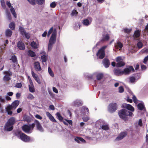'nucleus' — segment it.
Masks as SVG:
<instances>
[{
    "label": "nucleus",
    "instance_id": "nucleus-24",
    "mask_svg": "<svg viewBox=\"0 0 148 148\" xmlns=\"http://www.w3.org/2000/svg\"><path fill=\"white\" fill-rule=\"evenodd\" d=\"M46 114L50 121L54 122L56 123L57 122L54 119V117L49 112H46Z\"/></svg>",
    "mask_w": 148,
    "mask_h": 148
},
{
    "label": "nucleus",
    "instance_id": "nucleus-58",
    "mask_svg": "<svg viewBox=\"0 0 148 148\" xmlns=\"http://www.w3.org/2000/svg\"><path fill=\"white\" fill-rule=\"evenodd\" d=\"M27 1L30 3L32 5H34L35 4V0H27Z\"/></svg>",
    "mask_w": 148,
    "mask_h": 148
},
{
    "label": "nucleus",
    "instance_id": "nucleus-31",
    "mask_svg": "<svg viewBox=\"0 0 148 148\" xmlns=\"http://www.w3.org/2000/svg\"><path fill=\"white\" fill-rule=\"evenodd\" d=\"M29 91L31 92H33L35 91V89L33 83L29 84Z\"/></svg>",
    "mask_w": 148,
    "mask_h": 148
},
{
    "label": "nucleus",
    "instance_id": "nucleus-25",
    "mask_svg": "<svg viewBox=\"0 0 148 148\" xmlns=\"http://www.w3.org/2000/svg\"><path fill=\"white\" fill-rule=\"evenodd\" d=\"M88 109L87 108L84 106L82 108L81 110V114H87L88 113Z\"/></svg>",
    "mask_w": 148,
    "mask_h": 148
},
{
    "label": "nucleus",
    "instance_id": "nucleus-22",
    "mask_svg": "<svg viewBox=\"0 0 148 148\" xmlns=\"http://www.w3.org/2000/svg\"><path fill=\"white\" fill-rule=\"evenodd\" d=\"M34 65L35 69L36 71H39L41 70V69L39 62H35Z\"/></svg>",
    "mask_w": 148,
    "mask_h": 148
},
{
    "label": "nucleus",
    "instance_id": "nucleus-44",
    "mask_svg": "<svg viewBox=\"0 0 148 148\" xmlns=\"http://www.w3.org/2000/svg\"><path fill=\"white\" fill-rule=\"evenodd\" d=\"M27 98L28 99L32 100L34 99V97L32 94L29 93L28 94Z\"/></svg>",
    "mask_w": 148,
    "mask_h": 148
},
{
    "label": "nucleus",
    "instance_id": "nucleus-53",
    "mask_svg": "<svg viewBox=\"0 0 148 148\" xmlns=\"http://www.w3.org/2000/svg\"><path fill=\"white\" fill-rule=\"evenodd\" d=\"M6 14L8 19L9 20H10L11 18V16L10 13L8 10H7L6 11Z\"/></svg>",
    "mask_w": 148,
    "mask_h": 148
},
{
    "label": "nucleus",
    "instance_id": "nucleus-30",
    "mask_svg": "<svg viewBox=\"0 0 148 148\" xmlns=\"http://www.w3.org/2000/svg\"><path fill=\"white\" fill-rule=\"evenodd\" d=\"M75 140L78 143H80L81 142L85 143V140L83 138L81 137H76L75 138Z\"/></svg>",
    "mask_w": 148,
    "mask_h": 148
},
{
    "label": "nucleus",
    "instance_id": "nucleus-18",
    "mask_svg": "<svg viewBox=\"0 0 148 148\" xmlns=\"http://www.w3.org/2000/svg\"><path fill=\"white\" fill-rule=\"evenodd\" d=\"M41 59L42 62H45L47 61V55L44 51H42L40 53Z\"/></svg>",
    "mask_w": 148,
    "mask_h": 148
},
{
    "label": "nucleus",
    "instance_id": "nucleus-13",
    "mask_svg": "<svg viewBox=\"0 0 148 148\" xmlns=\"http://www.w3.org/2000/svg\"><path fill=\"white\" fill-rule=\"evenodd\" d=\"M13 126L7 122L4 127V130L6 131H10L13 129Z\"/></svg>",
    "mask_w": 148,
    "mask_h": 148
},
{
    "label": "nucleus",
    "instance_id": "nucleus-9",
    "mask_svg": "<svg viewBox=\"0 0 148 148\" xmlns=\"http://www.w3.org/2000/svg\"><path fill=\"white\" fill-rule=\"evenodd\" d=\"M19 30L23 36H25L27 39H29L30 37V34L26 32L25 30L23 28L21 27H19Z\"/></svg>",
    "mask_w": 148,
    "mask_h": 148
},
{
    "label": "nucleus",
    "instance_id": "nucleus-17",
    "mask_svg": "<svg viewBox=\"0 0 148 148\" xmlns=\"http://www.w3.org/2000/svg\"><path fill=\"white\" fill-rule=\"evenodd\" d=\"M110 38L109 34L106 32L103 33L102 35V37L101 41L103 42L108 41Z\"/></svg>",
    "mask_w": 148,
    "mask_h": 148
},
{
    "label": "nucleus",
    "instance_id": "nucleus-4",
    "mask_svg": "<svg viewBox=\"0 0 148 148\" xmlns=\"http://www.w3.org/2000/svg\"><path fill=\"white\" fill-rule=\"evenodd\" d=\"M117 109V105L115 103H110L108 107V110L110 113H112Z\"/></svg>",
    "mask_w": 148,
    "mask_h": 148
},
{
    "label": "nucleus",
    "instance_id": "nucleus-11",
    "mask_svg": "<svg viewBox=\"0 0 148 148\" xmlns=\"http://www.w3.org/2000/svg\"><path fill=\"white\" fill-rule=\"evenodd\" d=\"M34 125H35L36 127L37 130L41 132H42L44 131V130L42 127L40 123L37 120H35L34 121Z\"/></svg>",
    "mask_w": 148,
    "mask_h": 148
},
{
    "label": "nucleus",
    "instance_id": "nucleus-37",
    "mask_svg": "<svg viewBox=\"0 0 148 148\" xmlns=\"http://www.w3.org/2000/svg\"><path fill=\"white\" fill-rule=\"evenodd\" d=\"M31 46L32 48L34 49H36L37 48V44L35 42L33 41L31 43Z\"/></svg>",
    "mask_w": 148,
    "mask_h": 148
},
{
    "label": "nucleus",
    "instance_id": "nucleus-29",
    "mask_svg": "<svg viewBox=\"0 0 148 148\" xmlns=\"http://www.w3.org/2000/svg\"><path fill=\"white\" fill-rule=\"evenodd\" d=\"M140 36V31L139 30H137L134 32L133 36L135 40H137Z\"/></svg>",
    "mask_w": 148,
    "mask_h": 148
},
{
    "label": "nucleus",
    "instance_id": "nucleus-49",
    "mask_svg": "<svg viewBox=\"0 0 148 148\" xmlns=\"http://www.w3.org/2000/svg\"><path fill=\"white\" fill-rule=\"evenodd\" d=\"M137 46L139 49H140L143 47V44L141 42H139L137 43Z\"/></svg>",
    "mask_w": 148,
    "mask_h": 148
},
{
    "label": "nucleus",
    "instance_id": "nucleus-2",
    "mask_svg": "<svg viewBox=\"0 0 148 148\" xmlns=\"http://www.w3.org/2000/svg\"><path fill=\"white\" fill-rule=\"evenodd\" d=\"M34 127V123L29 125H25L22 127V129L26 133H30L32 132Z\"/></svg>",
    "mask_w": 148,
    "mask_h": 148
},
{
    "label": "nucleus",
    "instance_id": "nucleus-23",
    "mask_svg": "<svg viewBox=\"0 0 148 148\" xmlns=\"http://www.w3.org/2000/svg\"><path fill=\"white\" fill-rule=\"evenodd\" d=\"M32 74L33 77L36 81L37 82L38 84H40L41 82L37 75L33 71L32 72Z\"/></svg>",
    "mask_w": 148,
    "mask_h": 148
},
{
    "label": "nucleus",
    "instance_id": "nucleus-40",
    "mask_svg": "<svg viewBox=\"0 0 148 148\" xmlns=\"http://www.w3.org/2000/svg\"><path fill=\"white\" fill-rule=\"evenodd\" d=\"M11 60L12 62L14 63H15L17 62V59L16 56L15 55L12 56Z\"/></svg>",
    "mask_w": 148,
    "mask_h": 148
},
{
    "label": "nucleus",
    "instance_id": "nucleus-3",
    "mask_svg": "<svg viewBox=\"0 0 148 148\" xmlns=\"http://www.w3.org/2000/svg\"><path fill=\"white\" fill-rule=\"evenodd\" d=\"M107 47L108 45L103 46L99 50L97 53V56L99 58L102 59L105 56L104 50Z\"/></svg>",
    "mask_w": 148,
    "mask_h": 148
},
{
    "label": "nucleus",
    "instance_id": "nucleus-38",
    "mask_svg": "<svg viewBox=\"0 0 148 148\" xmlns=\"http://www.w3.org/2000/svg\"><path fill=\"white\" fill-rule=\"evenodd\" d=\"M10 11L12 15H13L16 18V13L14 8L12 6L11 7Z\"/></svg>",
    "mask_w": 148,
    "mask_h": 148
},
{
    "label": "nucleus",
    "instance_id": "nucleus-6",
    "mask_svg": "<svg viewBox=\"0 0 148 148\" xmlns=\"http://www.w3.org/2000/svg\"><path fill=\"white\" fill-rule=\"evenodd\" d=\"M116 60L117 62L116 65L117 67H121L125 65V63L123 61L121 57H117Z\"/></svg>",
    "mask_w": 148,
    "mask_h": 148
},
{
    "label": "nucleus",
    "instance_id": "nucleus-54",
    "mask_svg": "<svg viewBox=\"0 0 148 148\" xmlns=\"http://www.w3.org/2000/svg\"><path fill=\"white\" fill-rule=\"evenodd\" d=\"M124 88L122 86H120L119 88V93H122L124 92Z\"/></svg>",
    "mask_w": 148,
    "mask_h": 148
},
{
    "label": "nucleus",
    "instance_id": "nucleus-42",
    "mask_svg": "<svg viewBox=\"0 0 148 148\" xmlns=\"http://www.w3.org/2000/svg\"><path fill=\"white\" fill-rule=\"evenodd\" d=\"M48 71L49 74L52 77H54V75L53 73L49 67L48 68Z\"/></svg>",
    "mask_w": 148,
    "mask_h": 148
},
{
    "label": "nucleus",
    "instance_id": "nucleus-20",
    "mask_svg": "<svg viewBox=\"0 0 148 148\" xmlns=\"http://www.w3.org/2000/svg\"><path fill=\"white\" fill-rule=\"evenodd\" d=\"M92 19L91 18L88 19H85L83 21L82 23L84 25L88 26L90 25L92 22Z\"/></svg>",
    "mask_w": 148,
    "mask_h": 148
},
{
    "label": "nucleus",
    "instance_id": "nucleus-5",
    "mask_svg": "<svg viewBox=\"0 0 148 148\" xmlns=\"http://www.w3.org/2000/svg\"><path fill=\"white\" fill-rule=\"evenodd\" d=\"M56 30L55 29L50 38L49 43L54 44L56 42Z\"/></svg>",
    "mask_w": 148,
    "mask_h": 148
},
{
    "label": "nucleus",
    "instance_id": "nucleus-16",
    "mask_svg": "<svg viewBox=\"0 0 148 148\" xmlns=\"http://www.w3.org/2000/svg\"><path fill=\"white\" fill-rule=\"evenodd\" d=\"M122 106L123 108H127L128 110L132 112H133L134 110V108L130 105L123 103L122 105Z\"/></svg>",
    "mask_w": 148,
    "mask_h": 148
},
{
    "label": "nucleus",
    "instance_id": "nucleus-64",
    "mask_svg": "<svg viewBox=\"0 0 148 148\" xmlns=\"http://www.w3.org/2000/svg\"><path fill=\"white\" fill-rule=\"evenodd\" d=\"M35 116L37 119H39L41 120L42 119V117L38 114H36L35 115Z\"/></svg>",
    "mask_w": 148,
    "mask_h": 148
},
{
    "label": "nucleus",
    "instance_id": "nucleus-60",
    "mask_svg": "<svg viewBox=\"0 0 148 148\" xmlns=\"http://www.w3.org/2000/svg\"><path fill=\"white\" fill-rule=\"evenodd\" d=\"M126 113L127 114V116H132L133 115V114L132 112H130V111H128L127 110Z\"/></svg>",
    "mask_w": 148,
    "mask_h": 148
},
{
    "label": "nucleus",
    "instance_id": "nucleus-1",
    "mask_svg": "<svg viewBox=\"0 0 148 148\" xmlns=\"http://www.w3.org/2000/svg\"><path fill=\"white\" fill-rule=\"evenodd\" d=\"M16 136L20 138L22 141L25 142H28L33 140L32 139H31L30 137L28 136L25 134L19 131L16 132L15 133Z\"/></svg>",
    "mask_w": 148,
    "mask_h": 148
},
{
    "label": "nucleus",
    "instance_id": "nucleus-47",
    "mask_svg": "<svg viewBox=\"0 0 148 148\" xmlns=\"http://www.w3.org/2000/svg\"><path fill=\"white\" fill-rule=\"evenodd\" d=\"M77 11L75 10H73L71 14V15L72 16H76L77 15Z\"/></svg>",
    "mask_w": 148,
    "mask_h": 148
},
{
    "label": "nucleus",
    "instance_id": "nucleus-56",
    "mask_svg": "<svg viewBox=\"0 0 148 148\" xmlns=\"http://www.w3.org/2000/svg\"><path fill=\"white\" fill-rule=\"evenodd\" d=\"M53 31V27H51L49 30V31L47 33V36L48 37H49L50 34L52 33Z\"/></svg>",
    "mask_w": 148,
    "mask_h": 148
},
{
    "label": "nucleus",
    "instance_id": "nucleus-36",
    "mask_svg": "<svg viewBox=\"0 0 148 148\" xmlns=\"http://www.w3.org/2000/svg\"><path fill=\"white\" fill-rule=\"evenodd\" d=\"M27 54L29 56L31 57H34L36 56L35 53L31 50H29L28 51Z\"/></svg>",
    "mask_w": 148,
    "mask_h": 148
},
{
    "label": "nucleus",
    "instance_id": "nucleus-34",
    "mask_svg": "<svg viewBox=\"0 0 148 148\" xmlns=\"http://www.w3.org/2000/svg\"><path fill=\"white\" fill-rule=\"evenodd\" d=\"M19 104V101L18 100L14 101L12 104V105L14 109L16 108Z\"/></svg>",
    "mask_w": 148,
    "mask_h": 148
},
{
    "label": "nucleus",
    "instance_id": "nucleus-45",
    "mask_svg": "<svg viewBox=\"0 0 148 148\" xmlns=\"http://www.w3.org/2000/svg\"><path fill=\"white\" fill-rule=\"evenodd\" d=\"M53 44L49 43L48 45V51H50L53 47Z\"/></svg>",
    "mask_w": 148,
    "mask_h": 148
},
{
    "label": "nucleus",
    "instance_id": "nucleus-57",
    "mask_svg": "<svg viewBox=\"0 0 148 148\" xmlns=\"http://www.w3.org/2000/svg\"><path fill=\"white\" fill-rule=\"evenodd\" d=\"M56 4L55 2H52L50 5V7L52 8H55Z\"/></svg>",
    "mask_w": 148,
    "mask_h": 148
},
{
    "label": "nucleus",
    "instance_id": "nucleus-14",
    "mask_svg": "<svg viewBox=\"0 0 148 148\" xmlns=\"http://www.w3.org/2000/svg\"><path fill=\"white\" fill-rule=\"evenodd\" d=\"M134 69L133 67L132 66H130L126 68L123 70V74L127 75L129 74L131 71H134Z\"/></svg>",
    "mask_w": 148,
    "mask_h": 148
},
{
    "label": "nucleus",
    "instance_id": "nucleus-62",
    "mask_svg": "<svg viewBox=\"0 0 148 148\" xmlns=\"http://www.w3.org/2000/svg\"><path fill=\"white\" fill-rule=\"evenodd\" d=\"M39 4H42L44 2V0H36Z\"/></svg>",
    "mask_w": 148,
    "mask_h": 148
},
{
    "label": "nucleus",
    "instance_id": "nucleus-63",
    "mask_svg": "<svg viewBox=\"0 0 148 148\" xmlns=\"http://www.w3.org/2000/svg\"><path fill=\"white\" fill-rule=\"evenodd\" d=\"M148 60V55L145 57V58L144 59V61H143L144 63L145 64H146V62H147V61Z\"/></svg>",
    "mask_w": 148,
    "mask_h": 148
},
{
    "label": "nucleus",
    "instance_id": "nucleus-50",
    "mask_svg": "<svg viewBox=\"0 0 148 148\" xmlns=\"http://www.w3.org/2000/svg\"><path fill=\"white\" fill-rule=\"evenodd\" d=\"M13 108L12 105H8L6 108V110H10Z\"/></svg>",
    "mask_w": 148,
    "mask_h": 148
},
{
    "label": "nucleus",
    "instance_id": "nucleus-7",
    "mask_svg": "<svg viewBox=\"0 0 148 148\" xmlns=\"http://www.w3.org/2000/svg\"><path fill=\"white\" fill-rule=\"evenodd\" d=\"M4 74H5L3 77V80L4 81H8L10 79V76L12 75V73L10 71H4L3 72Z\"/></svg>",
    "mask_w": 148,
    "mask_h": 148
},
{
    "label": "nucleus",
    "instance_id": "nucleus-12",
    "mask_svg": "<svg viewBox=\"0 0 148 148\" xmlns=\"http://www.w3.org/2000/svg\"><path fill=\"white\" fill-rule=\"evenodd\" d=\"M127 132H123L121 133L116 138L115 140L118 141L122 139L126 136L127 135Z\"/></svg>",
    "mask_w": 148,
    "mask_h": 148
},
{
    "label": "nucleus",
    "instance_id": "nucleus-26",
    "mask_svg": "<svg viewBox=\"0 0 148 148\" xmlns=\"http://www.w3.org/2000/svg\"><path fill=\"white\" fill-rule=\"evenodd\" d=\"M17 47L20 50H23L25 48L24 44L21 41L18 42L17 44Z\"/></svg>",
    "mask_w": 148,
    "mask_h": 148
},
{
    "label": "nucleus",
    "instance_id": "nucleus-46",
    "mask_svg": "<svg viewBox=\"0 0 148 148\" xmlns=\"http://www.w3.org/2000/svg\"><path fill=\"white\" fill-rule=\"evenodd\" d=\"M141 53H147L148 52V49L147 48H144L140 51Z\"/></svg>",
    "mask_w": 148,
    "mask_h": 148
},
{
    "label": "nucleus",
    "instance_id": "nucleus-28",
    "mask_svg": "<svg viewBox=\"0 0 148 148\" xmlns=\"http://www.w3.org/2000/svg\"><path fill=\"white\" fill-rule=\"evenodd\" d=\"M103 63L104 66L106 68H108L110 65V62L106 58H104L103 61Z\"/></svg>",
    "mask_w": 148,
    "mask_h": 148
},
{
    "label": "nucleus",
    "instance_id": "nucleus-32",
    "mask_svg": "<svg viewBox=\"0 0 148 148\" xmlns=\"http://www.w3.org/2000/svg\"><path fill=\"white\" fill-rule=\"evenodd\" d=\"M12 32L10 29H7L5 32V35L7 37H10L12 35Z\"/></svg>",
    "mask_w": 148,
    "mask_h": 148
},
{
    "label": "nucleus",
    "instance_id": "nucleus-33",
    "mask_svg": "<svg viewBox=\"0 0 148 148\" xmlns=\"http://www.w3.org/2000/svg\"><path fill=\"white\" fill-rule=\"evenodd\" d=\"M138 108L140 110H143L145 109L144 105L143 103H139L137 105Z\"/></svg>",
    "mask_w": 148,
    "mask_h": 148
},
{
    "label": "nucleus",
    "instance_id": "nucleus-10",
    "mask_svg": "<svg viewBox=\"0 0 148 148\" xmlns=\"http://www.w3.org/2000/svg\"><path fill=\"white\" fill-rule=\"evenodd\" d=\"M127 110L125 109H122L119 112V115L120 117L124 119L127 116L126 113Z\"/></svg>",
    "mask_w": 148,
    "mask_h": 148
},
{
    "label": "nucleus",
    "instance_id": "nucleus-39",
    "mask_svg": "<svg viewBox=\"0 0 148 148\" xmlns=\"http://www.w3.org/2000/svg\"><path fill=\"white\" fill-rule=\"evenodd\" d=\"M56 115L57 118L60 121H62L63 119V118L61 116V114L57 112Z\"/></svg>",
    "mask_w": 148,
    "mask_h": 148
},
{
    "label": "nucleus",
    "instance_id": "nucleus-43",
    "mask_svg": "<svg viewBox=\"0 0 148 148\" xmlns=\"http://www.w3.org/2000/svg\"><path fill=\"white\" fill-rule=\"evenodd\" d=\"M103 77V74L102 73H99L97 76V79L98 80H100Z\"/></svg>",
    "mask_w": 148,
    "mask_h": 148
},
{
    "label": "nucleus",
    "instance_id": "nucleus-35",
    "mask_svg": "<svg viewBox=\"0 0 148 148\" xmlns=\"http://www.w3.org/2000/svg\"><path fill=\"white\" fill-rule=\"evenodd\" d=\"M101 128L107 131L109 129V126L108 125H103L101 126Z\"/></svg>",
    "mask_w": 148,
    "mask_h": 148
},
{
    "label": "nucleus",
    "instance_id": "nucleus-8",
    "mask_svg": "<svg viewBox=\"0 0 148 148\" xmlns=\"http://www.w3.org/2000/svg\"><path fill=\"white\" fill-rule=\"evenodd\" d=\"M140 76L138 74L134 75L129 77L130 82L131 83H134L140 78Z\"/></svg>",
    "mask_w": 148,
    "mask_h": 148
},
{
    "label": "nucleus",
    "instance_id": "nucleus-55",
    "mask_svg": "<svg viewBox=\"0 0 148 148\" xmlns=\"http://www.w3.org/2000/svg\"><path fill=\"white\" fill-rule=\"evenodd\" d=\"M124 32L127 33H129L132 31L131 29L125 28L124 29Z\"/></svg>",
    "mask_w": 148,
    "mask_h": 148
},
{
    "label": "nucleus",
    "instance_id": "nucleus-48",
    "mask_svg": "<svg viewBox=\"0 0 148 148\" xmlns=\"http://www.w3.org/2000/svg\"><path fill=\"white\" fill-rule=\"evenodd\" d=\"M80 27V24L79 23H76L74 27V28L75 30H78Z\"/></svg>",
    "mask_w": 148,
    "mask_h": 148
},
{
    "label": "nucleus",
    "instance_id": "nucleus-52",
    "mask_svg": "<svg viewBox=\"0 0 148 148\" xmlns=\"http://www.w3.org/2000/svg\"><path fill=\"white\" fill-rule=\"evenodd\" d=\"M82 119L83 121L85 122H87L90 119L89 118L88 116H84Z\"/></svg>",
    "mask_w": 148,
    "mask_h": 148
},
{
    "label": "nucleus",
    "instance_id": "nucleus-21",
    "mask_svg": "<svg viewBox=\"0 0 148 148\" xmlns=\"http://www.w3.org/2000/svg\"><path fill=\"white\" fill-rule=\"evenodd\" d=\"M7 122L13 126L16 122V119L14 117H11L8 120Z\"/></svg>",
    "mask_w": 148,
    "mask_h": 148
},
{
    "label": "nucleus",
    "instance_id": "nucleus-41",
    "mask_svg": "<svg viewBox=\"0 0 148 148\" xmlns=\"http://www.w3.org/2000/svg\"><path fill=\"white\" fill-rule=\"evenodd\" d=\"M9 27L12 30H13L15 28V24L13 22L11 23L9 25Z\"/></svg>",
    "mask_w": 148,
    "mask_h": 148
},
{
    "label": "nucleus",
    "instance_id": "nucleus-51",
    "mask_svg": "<svg viewBox=\"0 0 148 148\" xmlns=\"http://www.w3.org/2000/svg\"><path fill=\"white\" fill-rule=\"evenodd\" d=\"M132 98L134 102L135 103H138V100L135 96L134 95H133Z\"/></svg>",
    "mask_w": 148,
    "mask_h": 148
},
{
    "label": "nucleus",
    "instance_id": "nucleus-19",
    "mask_svg": "<svg viewBox=\"0 0 148 148\" xmlns=\"http://www.w3.org/2000/svg\"><path fill=\"white\" fill-rule=\"evenodd\" d=\"M114 72L115 75L118 76L123 74V70L118 68L115 69L114 70Z\"/></svg>",
    "mask_w": 148,
    "mask_h": 148
},
{
    "label": "nucleus",
    "instance_id": "nucleus-61",
    "mask_svg": "<svg viewBox=\"0 0 148 148\" xmlns=\"http://www.w3.org/2000/svg\"><path fill=\"white\" fill-rule=\"evenodd\" d=\"M0 101L2 103H5V99L3 98L2 96H0Z\"/></svg>",
    "mask_w": 148,
    "mask_h": 148
},
{
    "label": "nucleus",
    "instance_id": "nucleus-27",
    "mask_svg": "<svg viewBox=\"0 0 148 148\" xmlns=\"http://www.w3.org/2000/svg\"><path fill=\"white\" fill-rule=\"evenodd\" d=\"M122 44L120 42L119 40H118L116 41V43L115 45V47L117 49H119L120 50L123 47Z\"/></svg>",
    "mask_w": 148,
    "mask_h": 148
},
{
    "label": "nucleus",
    "instance_id": "nucleus-15",
    "mask_svg": "<svg viewBox=\"0 0 148 148\" xmlns=\"http://www.w3.org/2000/svg\"><path fill=\"white\" fill-rule=\"evenodd\" d=\"M82 102L81 100L77 99L75 100L72 103V105L75 106H79L82 105Z\"/></svg>",
    "mask_w": 148,
    "mask_h": 148
},
{
    "label": "nucleus",
    "instance_id": "nucleus-59",
    "mask_svg": "<svg viewBox=\"0 0 148 148\" xmlns=\"http://www.w3.org/2000/svg\"><path fill=\"white\" fill-rule=\"evenodd\" d=\"M22 86V84L21 83H18L16 84L15 87L16 88H21Z\"/></svg>",
    "mask_w": 148,
    "mask_h": 148
}]
</instances>
